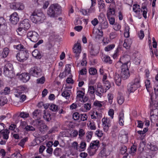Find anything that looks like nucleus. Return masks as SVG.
<instances>
[{"mask_svg": "<svg viewBox=\"0 0 158 158\" xmlns=\"http://www.w3.org/2000/svg\"><path fill=\"white\" fill-rule=\"evenodd\" d=\"M98 31L96 32V33L93 32V34L95 35V38L96 39H99L102 38L103 35V32L100 29H98Z\"/></svg>", "mask_w": 158, "mask_h": 158, "instance_id": "obj_25", "label": "nucleus"}, {"mask_svg": "<svg viewBox=\"0 0 158 158\" xmlns=\"http://www.w3.org/2000/svg\"><path fill=\"white\" fill-rule=\"evenodd\" d=\"M105 92V90L103 89V87L101 85H98L97 86L95 94L96 95L100 98L103 95L104 93Z\"/></svg>", "mask_w": 158, "mask_h": 158, "instance_id": "obj_15", "label": "nucleus"}, {"mask_svg": "<svg viewBox=\"0 0 158 158\" xmlns=\"http://www.w3.org/2000/svg\"><path fill=\"white\" fill-rule=\"evenodd\" d=\"M133 11L136 13H139L141 11L140 6L137 4H134L133 5Z\"/></svg>", "mask_w": 158, "mask_h": 158, "instance_id": "obj_34", "label": "nucleus"}, {"mask_svg": "<svg viewBox=\"0 0 158 158\" xmlns=\"http://www.w3.org/2000/svg\"><path fill=\"white\" fill-rule=\"evenodd\" d=\"M10 88L9 87H6L4 89L3 91H2L0 92V93L1 94H4L6 95L10 93Z\"/></svg>", "mask_w": 158, "mask_h": 158, "instance_id": "obj_45", "label": "nucleus"}, {"mask_svg": "<svg viewBox=\"0 0 158 158\" xmlns=\"http://www.w3.org/2000/svg\"><path fill=\"white\" fill-rule=\"evenodd\" d=\"M104 85V88H105V92H106L107 90L109 89L111 87V85L110 83L108 81H105L103 82Z\"/></svg>", "mask_w": 158, "mask_h": 158, "instance_id": "obj_36", "label": "nucleus"}, {"mask_svg": "<svg viewBox=\"0 0 158 158\" xmlns=\"http://www.w3.org/2000/svg\"><path fill=\"white\" fill-rule=\"evenodd\" d=\"M14 46V48L20 51L25 50V48L24 47V46L21 44L17 45H15Z\"/></svg>", "mask_w": 158, "mask_h": 158, "instance_id": "obj_40", "label": "nucleus"}, {"mask_svg": "<svg viewBox=\"0 0 158 158\" xmlns=\"http://www.w3.org/2000/svg\"><path fill=\"white\" fill-rule=\"evenodd\" d=\"M104 61L107 63L111 64L112 63V60L110 59V58L108 56L105 55L103 58Z\"/></svg>", "mask_w": 158, "mask_h": 158, "instance_id": "obj_33", "label": "nucleus"}, {"mask_svg": "<svg viewBox=\"0 0 158 158\" xmlns=\"http://www.w3.org/2000/svg\"><path fill=\"white\" fill-rule=\"evenodd\" d=\"M121 63L120 68L121 70V76L122 79L125 80L130 76L129 67L131 64V61L129 56H125L122 57L118 63Z\"/></svg>", "mask_w": 158, "mask_h": 158, "instance_id": "obj_1", "label": "nucleus"}, {"mask_svg": "<svg viewBox=\"0 0 158 158\" xmlns=\"http://www.w3.org/2000/svg\"><path fill=\"white\" fill-rule=\"evenodd\" d=\"M115 9L113 8H109L107 11V17H110L111 16L115 15Z\"/></svg>", "mask_w": 158, "mask_h": 158, "instance_id": "obj_32", "label": "nucleus"}, {"mask_svg": "<svg viewBox=\"0 0 158 158\" xmlns=\"http://www.w3.org/2000/svg\"><path fill=\"white\" fill-rule=\"evenodd\" d=\"M121 26L118 23H116L114 24L113 26V28L116 31H118L120 29Z\"/></svg>", "mask_w": 158, "mask_h": 158, "instance_id": "obj_59", "label": "nucleus"}, {"mask_svg": "<svg viewBox=\"0 0 158 158\" xmlns=\"http://www.w3.org/2000/svg\"><path fill=\"white\" fill-rule=\"evenodd\" d=\"M84 106L87 110H89L91 107V104L89 103H87L84 104Z\"/></svg>", "mask_w": 158, "mask_h": 158, "instance_id": "obj_64", "label": "nucleus"}, {"mask_svg": "<svg viewBox=\"0 0 158 158\" xmlns=\"http://www.w3.org/2000/svg\"><path fill=\"white\" fill-rule=\"evenodd\" d=\"M30 19L33 23L40 24L44 21L46 17L42 12L35 10L32 13Z\"/></svg>", "mask_w": 158, "mask_h": 158, "instance_id": "obj_2", "label": "nucleus"}, {"mask_svg": "<svg viewBox=\"0 0 158 158\" xmlns=\"http://www.w3.org/2000/svg\"><path fill=\"white\" fill-rule=\"evenodd\" d=\"M87 115L86 114H81L80 115V118L82 121H84L87 120Z\"/></svg>", "mask_w": 158, "mask_h": 158, "instance_id": "obj_49", "label": "nucleus"}, {"mask_svg": "<svg viewBox=\"0 0 158 158\" xmlns=\"http://www.w3.org/2000/svg\"><path fill=\"white\" fill-rule=\"evenodd\" d=\"M73 118L75 120H77L80 118V115L78 112H75L74 113L73 115Z\"/></svg>", "mask_w": 158, "mask_h": 158, "instance_id": "obj_52", "label": "nucleus"}, {"mask_svg": "<svg viewBox=\"0 0 158 158\" xmlns=\"http://www.w3.org/2000/svg\"><path fill=\"white\" fill-rule=\"evenodd\" d=\"M61 150L60 148H56L54 152V155L56 156H59Z\"/></svg>", "mask_w": 158, "mask_h": 158, "instance_id": "obj_50", "label": "nucleus"}, {"mask_svg": "<svg viewBox=\"0 0 158 158\" xmlns=\"http://www.w3.org/2000/svg\"><path fill=\"white\" fill-rule=\"evenodd\" d=\"M70 66V65L69 64H67L66 65L65 71H66V73L67 74H70L71 72V68L69 67Z\"/></svg>", "mask_w": 158, "mask_h": 158, "instance_id": "obj_61", "label": "nucleus"}, {"mask_svg": "<svg viewBox=\"0 0 158 158\" xmlns=\"http://www.w3.org/2000/svg\"><path fill=\"white\" fill-rule=\"evenodd\" d=\"M150 99L151 101L150 102V105L152 106L153 104L154 107L153 109L151 110L150 111V116L151 117L152 116H158V102L156 103H154V95H150Z\"/></svg>", "mask_w": 158, "mask_h": 158, "instance_id": "obj_5", "label": "nucleus"}, {"mask_svg": "<svg viewBox=\"0 0 158 158\" xmlns=\"http://www.w3.org/2000/svg\"><path fill=\"white\" fill-rule=\"evenodd\" d=\"M26 89V87L24 86H20L18 87L15 90V94H21L23 93L24 91Z\"/></svg>", "mask_w": 158, "mask_h": 158, "instance_id": "obj_24", "label": "nucleus"}, {"mask_svg": "<svg viewBox=\"0 0 158 158\" xmlns=\"http://www.w3.org/2000/svg\"><path fill=\"white\" fill-rule=\"evenodd\" d=\"M107 18L109 21L110 24L111 25H113L115 22L114 18L111 17H107Z\"/></svg>", "mask_w": 158, "mask_h": 158, "instance_id": "obj_62", "label": "nucleus"}, {"mask_svg": "<svg viewBox=\"0 0 158 158\" xmlns=\"http://www.w3.org/2000/svg\"><path fill=\"white\" fill-rule=\"evenodd\" d=\"M41 111L39 109H36L32 113L33 118L34 119L38 120L41 116Z\"/></svg>", "mask_w": 158, "mask_h": 158, "instance_id": "obj_18", "label": "nucleus"}, {"mask_svg": "<svg viewBox=\"0 0 158 158\" xmlns=\"http://www.w3.org/2000/svg\"><path fill=\"white\" fill-rule=\"evenodd\" d=\"M117 100L119 105H122L124 101V98L122 94L121 93L118 94L117 98Z\"/></svg>", "mask_w": 158, "mask_h": 158, "instance_id": "obj_26", "label": "nucleus"}, {"mask_svg": "<svg viewBox=\"0 0 158 158\" xmlns=\"http://www.w3.org/2000/svg\"><path fill=\"white\" fill-rule=\"evenodd\" d=\"M138 158H151V157L149 155H145L143 154V153H141Z\"/></svg>", "mask_w": 158, "mask_h": 158, "instance_id": "obj_58", "label": "nucleus"}, {"mask_svg": "<svg viewBox=\"0 0 158 158\" xmlns=\"http://www.w3.org/2000/svg\"><path fill=\"white\" fill-rule=\"evenodd\" d=\"M101 102H102L98 101H95L94 103V105L95 106H97L100 108L102 106V105L101 103Z\"/></svg>", "mask_w": 158, "mask_h": 158, "instance_id": "obj_60", "label": "nucleus"}, {"mask_svg": "<svg viewBox=\"0 0 158 158\" xmlns=\"http://www.w3.org/2000/svg\"><path fill=\"white\" fill-rule=\"evenodd\" d=\"M73 49V52L75 54V57L77 60L81 51V44L77 42L74 45Z\"/></svg>", "mask_w": 158, "mask_h": 158, "instance_id": "obj_10", "label": "nucleus"}, {"mask_svg": "<svg viewBox=\"0 0 158 158\" xmlns=\"http://www.w3.org/2000/svg\"><path fill=\"white\" fill-rule=\"evenodd\" d=\"M48 129V127L44 123L39 128V130L41 132L47 131Z\"/></svg>", "mask_w": 158, "mask_h": 158, "instance_id": "obj_37", "label": "nucleus"}, {"mask_svg": "<svg viewBox=\"0 0 158 158\" xmlns=\"http://www.w3.org/2000/svg\"><path fill=\"white\" fill-rule=\"evenodd\" d=\"M145 83L146 88L147 90L148 91V92H150L151 90L150 88H151V87H150V80H147L145 81Z\"/></svg>", "mask_w": 158, "mask_h": 158, "instance_id": "obj_44", "label": "nucleus"}, {"mask_svg": "<svg viewBox=\"0 0 158 158\" xmlns=\"http://www.w3.org/2000/svg\"><path fill=\"white\" fill-rule=\"evenodd\" d=\"M115 45L114 44H112L107 46L104 48L106 51H109L114 48Z\"/></svg>", "mask_w": 158, "mask_h": 158, "instance_id": "obj_39", "label": "nucleus"}, {"mask_svg": "<svg viewBox=\"0 0 158 158\" xmlns=\"http://www.w3.org/2000/svg\"><path fill=\"white\" fill-rule=\"evenodd\" d=\"M102 14L101 13L98 16V19L100 20V18L101 19L102 21H100V25L99 26V27L101 29H105L108 27V23L106 21V19L104 16L102 17Z\"/></svg>", "mask_w": 158, "mask_h": 158, "instance_id": "obj_11", "label": "nucleus"}, {"mask_svg": "<svg viewBox=\"0 0 158 158\" xmlns=\"http://www.w3.org/2000/svg\"><path fill=\"white\" fill-rule=\"evenodd\" d=\"M24 129H25L27 131H34L35 130V129L31 126L27 125L25 126V128Z\"/></svg>", "mask_w": 158, "mask_h": 158, "instance_id": "obj_46", "label": "nucleus"}, {"mask_svg": "<svg viewBox=\"0 0 158 158\" xmlns=\"http://www.w3.org/2000/svg\"><path fill=\"white\" fill-rule=\"evenodd\" d=\"M98 4L99 12H100L102 9H104L105 8L106 6L103 1L100 0L98 2Z\"/></svg>", "mask_w": 158, "mask_h": 158, "instance_id": "obj_27", "label": "nucleus"}, {"mask_svg": "<svg viewBox=\"0 0 158 158\" xmlns=\"http://www.w3.org/2000/svg\"><path fill=\"white\" fill-rule=\"evenodd\" d=\"M7 28L6 21L3 17L0 18V30L4 31Z\"/></svg>", "mask_w": 158, "mask_h": 158, "instance_id": "obj_17", "label": "nucleus"}, {"mask_svg": "<svg viewBox=\"0 0 158 158\" xmlns=\"http://www.w3.org/2000/svg\"><path fill=\"white\" fill-rule=\"evenodd\" d=\"M96 49L93 45H91V50L90 51V53L91 55L95 56L97 54V52H95Z\"/></svg>", "mask_w": 158, "mask_h": 158, "instance_id": "obj_51", "label": "nucleus"}, {"mask_svg": "<svg viewBox=\"0 0 158 158\" xmlns=\"http://www.w3.org/2000/svg\"><path fill=\"white\" fill-rule=\"evenodd\" d=\"M20 26L23 27L25 30H27L31 26L29 20L27 19H24L21 23Z\"/></svg>", "mask_w": 158, "mask_h": 158, "instance_id": "obj_13", "label": "nucleus"}, {"mask_svg": "<svg viewBox=\"0 0 158 158\" xmlns=\"http://www.w3.org/2000/svg\"><path fill=\"white\" fill-rule=\"evenodd\" d=\"M21 94H15V97L19 98H20V102H23L26 98V96L24 94L21 95Z\"/></svg>", "mask_w": 158, "mask_h": 158, "instance_id": "obj_29", "label": "nucleus"}, {"mask_svg": "<svg viewBox=\"0 0 158 158\" xmlns=\"http://www.w3.org/2000/svg\"><path fill=\"white\" fill-rule=\"evenodd\" d=\"M61 13L60 6L57 4L51 5L47 10L48 15L51 17L54 18L56 15H59Z\"/></svg>", "mask_w": 158, "mask_h": 158, "instance_id": "obj_3", "label": "nucleus"}, {"mask_svg": "<svg viewBox=\"0 0 158 158\" xmlns=\"http://www.w3.org/2000/svg\"><path fill=\"white\" fill-rule=\"evenodd\" d=\"M35 122L38 128H39V127H41L44 123V121L42 120H36L35 121Z\"/></svg>", "mask_w": 158, "mask_h": 158, "instance_id": "obj_56", "label": "nucleus"}, {"mask_svg": "<svg viewBox=\"0 0 158 158\" xmlns=\"http://www.w3.org/2000/svg\"><path fill=\"white\" fill-rule=\"evenodd\" d=\"M131 44L132 41L130 39L125 40L123 44V46L126 49H128L130 48Z\"/></svg>", "mask_w": 158, "mask_h": 158, "instance_id": "obj_21", "label": "nucleus"}, {"mask_svg": "<svg viewBox=\"0 0 158 158\" xmlns=\"http://www.w3.org/2000/svg\"><path fill=\"white\" fill-rule=\"evenodd\" d=\"M42 70L40 68L34 66L31 68L29 70L30 75L32 76L38 77L41 75Z\"/></svg>", "mask_w": 158, "mask_h": 158, "instance_id": "obj_9", "label": "nucleus"}, {"mask_svg": "<svg viewBox=\"0 0 158 158\" xmlns=\"http://www.w3.org/2000/svg\"><path fill=\"white\" fill-rule=\"evenodd\" d=\"M27 38L32 42H36L39 38V36L37 32L35 31H28L27 34Z\"/></svg>", "mask_w": 158, "mask_h": 158, "instance_id": "obj_8", "label": "nucleus"}, {"mask_svg": "<svg viewBox=\"0 0 158 158\" xmlns=\"http://www.w3.org/2000/svg\"><path fill=\"white\" fill-rule=\"evenodd\" d=\"M7 100L6 97H0V106H3L7 103Z\"/></svg>", "mask_w": 158, "mask_h": 158, "instance_id": "obj_35", "label": "nucleus"}, {"mask_svg": "<svg viewBox=\"0 0 158 158\" xmlns=\"http://www.w3.org/2000/svg\"><path fill=\"white\" fill-rule=\"evenodd\" d=\"M28 56L27 51L25 50L20 51L17 54L16 57L19 61L23 62L27 59Z\"/></svg>", "mask_w": 158, "mask_h": 158, "instance_id": "obj_7", "label": "nucleus"}, {"mask_svg": "<svg viewBox=\"0 0 158 158\" xmlns=\"http://www.w3.org/2000/svg\"><path fill=\"white\" fill-rule=\"evenodd\" d=\"M77 97L82 98L84 96V93L81 91H78L77 92Z\"/></svg>", "mask_w": 158, "mask_h": 158, "instance_id": "obj_57", "label": "nucleus"}, {"mask_svg": "<svg viewBox=\"0 0 158 158\" xmlns=\"http://www.w3.org/2000/svg\"><path fill=\"white\" fill-rule=\"evenodd\" d=\"M10 20L13 24H16L19 21V18L17 14L14 13L10 16Z\"/></svg>", "mask_w": 158, "mask_h": 158, "instance_id": "obj_14", "label": "nucleus"}, {"mask_svg": "<svg viewBox=\"0 0 158 158\" xmlns=\"http://www.w3.org/2000/svg\"><path fill=\"white\" fill-rule=\"evenodd\" d=\"M154 90L155 91V98L156 99L158 95V85H157L154 87Z\"/></svg>", "mask_w": 158, "mask_h": 158, "instance_id": "obj_63", "label": "nucleus"}, {"mask_svg": "<svg viewBox=\"0 0 158 158\" xmlns=\"http://www.w3.org/2000/svg\"><path fill=\"white\" fill-rule=\"evenodd\" d=\"M96 91L94 86L89 85L88 90V93L91 94H94Z\"/></svg>", "mask_w": 158, "mask_h": 158, "instance_id": "obj_38", "label": "nucleus"}, {"mask_svg": "<svg viewBox=\"0 0 158 158\" xmlns=\"http://www.w3.org/2000/svg\"><path fill=\"white\" fill-rule=\"evenodd\" d=\"M127 147L125 146H123L122 147L120 150V153L122 155L125 154L126 152L127 151Z\"/></svg>", "mask_w": 158, "mask_h": 158, "instance_id": "obj_53", "label": "nucleus"}, {"mask_svg": "<svg viewBox=\"0 0 158 158\" xmlns=\"http://www.w3.org/2000/svg\"><path fill=\"white\" fill-rule=\"evenodd\" d=\"M89 73L91 75H95L97 74V70L94 68H91L89 69Z\"/></svg>", "mask_w": 158, "mask_h": 158, "instance_id": "obj_43", "label": "nucleus"}, {"mask_svg": "<svg viewBox=\"0 0 158 158\" xmlns=\"http://www.w3.org/2000/svg\"><path fill=\"white\" fill-rule=\"evenodd\" d=\"M10 133V131L9 130L5 129L0 133V138H2L4 139L6 141L9 138V135Z\"/></svg>", "mask_w": 158, "mask_h": 158, "instance_id": "obj_16", "label": "nucleus"}, {"mask_svg": "<svg viewBox=\"0 0 158 158\" xmlns=\"http://www.w3.org/2000/svg\"><path fill=\"white\" fill-rule=\"evenodd\" d=\"M114 79L116 84L118 86H120L121 84V78L119 75L115 73L114 75Z\"/></svg>", "mask_w": 158, "mask_h": 158, "instance_id": "obj_23", "label": "nucleus"}, {"mask_svg": "<svg viewBox=\"0 0 158 158\" xmlns=\"http://www.w3.org/2000/svg\"><path fill=\"white\" fill-rule=\"evenodd\" d=\"M148 148L151 151L153 152H156L158 150V147L155 145L151 143H148L147 145Z\"/></svg>", "mask_w": 158, "mask_h": 158, "instance_id": "obj_22", "label": "nucleus"}, {"mask_svg": "<svg viewBox=\"0 0 158 158\" xmlns=\"http://www.w3.org/2000/svg\"><path fill=\"white\" fill-rule=\"evenodd\" d=\"M9 53V50L7 48H3V51L1 54L3 58H6L8 55Z\"/></svg>", "mask_w": 158, "mask_h": 158, "instance_id": "obj_30", "label": "nucleus"}, {"mask_svg": "<svg viewBox=\"0 0 158 158\" xmlns=\"http://www.w3.org/2000/svg\"><path fill=\"white\" fill-rule=\"evenodd\" d=\"M28 137H26L22 139L20 141V142L19 143V145L23 148L24 147V145L25 142L28 140Z\"/></svg>", "mask_w": 158, "mask_h": 158, "instance_id": "obj_41", "label": "nucleus"}, {"mask_svg": "<svg viewBox=\"0 0 158 158\" xmlns=\"http://www.w3.org/2000/svg\"><path fill=\"white\" fill-rule=\"evenodd\" d=\"M102 124L103 125H110V123L107 118H103L102 119Z\"/></svg>", "mask_w": 158, "mask_h": 158, "instance_id": "obj_54", "label": "nucleus"}, {"mask_svg": "<svg viewBox=\"0 0 158 158\" xmlns=\"http://www.w3.org/2000/svg\"><path fill=\"white\" fill-rule=\"evenodd\" d=\"M99 144L98 140H96L93 141V143H91L89 147L87 149L88 152L89 153L91 148H95V147H98Z\"/></svg>", "mask_w": 158, "mask_h": 158, "instance_id": "obj_20", "label": "nucleus"}, {"mask_svg": "<svg viewBox=\"0 0 158 158\" xmlns=\"http://www.w3.org/2000/svg\"><path fill=\"white\" fill-rule=\"evenodd\" d=\"M44 118L47 121L49 122L51 120V114L48 112H46L45 110H44Z\"/></svg>", "mask_w": 158, "mask_h": 158, "instance_id": "obj_28", "label": "nucleus"}, {"mask_svg": "<svg viewBox=\"0 0 158 158\" xmlns=\"http://www.w3.org/2000/svg\"><path fill=\"white\" fill-rule=\"evenodd\" d=\"M140 86V78L139 77L136 78L134 79L133 82L130 83L128 85L127 90L129 93L133 92Z\"/></svg>", "mask_w": 158, "mask_h": 158, "instance_id": "obj_4", "label": "nucleus"}, {"mask_svg": "<svg viewBox=\"0 0 158 158\" xmlns=\"http://www.w3.org/2000/svg\"><path fill=\"white\" fill-rule=\"evenodd\" d=\"M45 81V77L43 76L40 78H38L37 80L36 83L37 84H43L44 82Z\"/></svg>", "mask_w": 158, "mask_h": 158, "instance_id": "obj_48", "label": "nucleus"}, {"mask_svg": "<svg viewBox=\"0 0 158 158\" xmlns=\"http://www.w3.org/2000/svg\"><path fill=\"white\" fill-rule=\"evenodd\" d=\"M21 79L24 82H27L30 78V76L29 74L23 73L19 76Z\"/></svg>", "mask_w": 158, "mask_h": 158, "instance_id": "obj_19", "label": "nucleus"}, {"mask_svg": "<svg viewBox=\"0 0 158 158\" xmlns=\"http://www.w3.org/2000/svg\"><path fill=\"white\" fill-rule=\"evenodd\" d=\"M141 10L143 12V15L144 18L146 19L147 18L146 14L148 11V9L146 6L142 5L141 6Z\"/></svg>", "mask_w": 158, "mask_h": 158, "instance_id": "obj_31", "label": "nucleus"}, {"mask_svg": "<svg viewBox=\"0 0 158 158\" xmlns=\"http://www.w3.org/2000/svg\"><path fill=\"white\" fill-rule=\"evenodd\" d=\"M13 70V65L10 63H7L5 65L4 68V74L8 77L11 78L14 74Z\"/></svg>", "mask_w": 158, "mask_h": 158, "instance_id": "obj_6", "label": "nucleus"}, {"mask_svg": "<svg viewBox=\"0 0 158 158\" xmlns=\"http://www.w3.org/2000/svg\"><path fill=\"white\" fill-rule=\"evenodd\" d=\"M61 95L67 99H69L70 98V94L67 90H65L61 94Z\"/></svg>", "mask_w": 158, "mask_h": 158, "instance_id": "obj_42", "label": "nucleus"}, {"mask_svg": "<svg viewBox=\"0 0 158 158\" xmlns=\"http://www.w3.org/2000/svg\"><path fill=\"white\" fill-rule=\"evenodd\" d=\"M19 116L21 118H24L29 117V114L28 113H27L24 112H22L20 113L19 115Z\"/></svg>", "mask_w": 158, "mask_h": 158, "instance_id": "obj_47", "label": "nucleus"}, {"mask_svg": "<svg viewBox=\"0 0 158 158\" xmlns=\"http://www.w3.org/2000/svg\"><path fill=\"white\" fill-rule=\"evenodd\" d=\"M50 109L53 111H56L58 110V106L56 105L52 104L50 107Z\"/></svg>", "mask_w": 158, "mask_h": 158, "instance_id": "obj_55", "label": "nucleus"}, {"mask_svg": "<svg viewBox=\"0 0 158 158\" xmlns=\"http://www.w3.org/2000/svg\"><path fill=\"white\" fill-rule=\"evenodd\" d=\"M10 6L11 9L15 10H22L24 8L23 4L19 2L12 3H10Z\"/></svg>", "mask_w": 158, "mask_h": 158, "instance_id": "obj_12", "label": "nucleus"}]
</instances>
